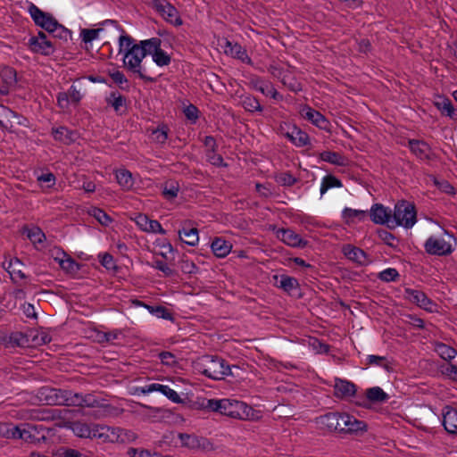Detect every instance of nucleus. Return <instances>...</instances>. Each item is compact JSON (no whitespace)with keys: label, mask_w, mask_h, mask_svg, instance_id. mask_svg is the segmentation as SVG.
<instances>
[{"label":"nucleus","mask_w":457,"mask_h":457,"mask_svg":"<svg viewBox=\"0 0 457 457\" xmlns=\"http://www.w3.org/2000/svg\"><path fill=\"white\" fill-rule=\"evenodd\" d=\"M161 44L162 40L158 37L145 39V43H143V45L149 49L147 54L152 55L153 61L156 65L163 67L170 63L171 58L164 50L162 49Z\"/></svg>","instance_id":"9"},{"label":"nucleus","mask_w":457,"mask_h":457,"mask_svg":"<svg viewBox=\"0 0 457 457\" xmlns=\"http://www.w3.org/2000/svg\"><path fill=\"white\" fill-rule=\"evenodd\" d=\"M242 106L245 108L247 112H262L263 108L261 105L259 100L251 95L245 96L242 98Z\"/></svg>","instance_id":"39"},{"label":"nucleus","mask_w":457,"mask_h":457,"mask_svg":"<svg viewBox=\"0 0 457 457\" xmlns=\"http://www.w3.org/2000/svg\"><path fill=\"white\" fill-rule=\"evenodd\" d=\"M451 239L452 236L447 233L441 237L430 236L424 244L425 251L431 255H449L453 252Z\"/></svg>","instance_id":"6"},{"label":"nucleus","mask_w":457,"mask_h":457,"mask_svg":"<svg viewBox=\"0 0 457 457\" xmlns=\"http://www.w3.org/2000/svg\"><path fill=\"white\" fill-rule=\"evenodd\" d=\"M273 279L275 280V286L278 288H281L288 295H294L295 292L300 287L298 280L295 278L290 277L288 275H275Z\"/></svg>","instance_id":"24"},{"label":"nucleus","mask_w":457,"mask_h":457,"mask_svg":"<svg viewBox=\"0 0 457 457\" xmlns=\"http://www.w3.org/2000/svg\"><path fill=\"white\" fill-rule=\"evenodd\" d=\"M368 365H376L384 368L385 370H389V364L385 356L370 354L366 358Z\"/></svg>","instance_id":"52"},{"label":"nucleus","mask_w":457,"mask_h":457,"mask_svg":"<svg viewBox=\"0 0 457 457\" xmlns=\"http://www.w3.org/2000/svg\"><path fill=\"white\" fill-rule=\"evenodd\" d=\"M289 69L281 67L278 64H270L268 67V71L276 79H278L280 82L283 80L284 76L287 72Z\"/></svg>","instance_id":"57"},{"label":"nucleus","mask_w":457,"mask_h":457,"mask_svg":"<svg viewBox=\"0 0 457 457\" xmlns=\"http://www.w3.org/2000/svg\"><path fill=\"white\" fill-rule=\"evenodd\" d=\"M88 214L94 217L101 225L109 226L112 221V218L102 209L97 207H91L88 210Z\"/></svg>","instance_id":"40"},{"label":"nucleus","mask_w":457,"mask_h":457,"mask_svg":"<svg viewBox=\"0 0 457 457\" xmlns=\"http://www.w3.org/2000/svg\"><path fill=\"white\" fill-rule=\"evenodd\" d=\"M366 397L370 403H384L389 399L388 395L379 386L368 388Z\"/></svg>","instance_id":"34"},{"label":"nucleus","mask_w":457,"mask_h":457,"mask_svg":"<svg viewBox=\"0 0 457 457\" xmlns=\"http://www.w3.org/2000/svg\"><path fill=\"white\" fill-rule=\"evenodd\" d=\"M281 83L292 92H299L303 89L301 83L290 70L287 71Z\"/></svg>","instance_id":"42"},{"label":"nucleus","mask_w":457,"mask_h":457,"mask_svg":"<svg viewBox=\"0 0 457 457\" xmlns=\"http://www.w3.org/2000/svg\"><path fill=\"white\" fill-rule=\"evenodd\" d=\"M435 352L444 360L451 361L457 355V351L444 344V343H436L435 344Z\"/></svg>","instance_id":"37"},{"label":"nucleus","mask_w":457,"mask_h":457,"mask_svg":"<svg viewBox=\"0 0 457 457\" xmlns=\"http://www.w3.org/2000/svg\"><path fill=\"white\" fill-rule=\"evenodd\" d=\"M343 433H355L359 431H366L367 425L364 421L359 420L353 416L346 414Z\"/></svg>","instance_id":"32"},{"label":"nucleus","mask_w":457,"mask_h":457,"mask_svg":"<svg viewBox=\"0 0 457 457\" xmlns=\"http://www.w3.org/2000/svg\"><path fill=\"white\" fill-rule=\"evenodd\" d=\"M301 115L320 129L330 131L331 124L329 120L319 111L305 105L301 111Z\"/></svg>","instance_id":"14"},{"label":"nucleus","mask_w":457,"mask_h":457,"mask_svg":"<svg viewBox=\"0 0 457 457\" xmlns=\"http://www.w3.org/2000/svg\"><path fill=\"white\" fill-rule=\"evenodd\" d=\"M399 272L395 268H387L378 274V278L385 282L395 281L399 278Z\"/></svg>","instance_id":"54"},{"label":"nucleus","mask_w":457,"mask_h":457,"mask_svg":"<svg viewBox=\"0 0 457 457\" xmlns=\"http://www.w3.org/2000/svg\"><path fill=\"white\" fill-rule=\"evenodd\" d=\"M371 220L376 224H386L392 227V211L383 204H375L370 209Z\"/></svg>","instance_id":"19"},{"label":"nucleus","mask_w":457,"mask_h":457,"mask_svg":"<svg viewBox=\"0 0 457 457\" xmlns=\"http://www.w3.org/2000/svg\"><path fill=\"white\" fill-rule=\"evenodd\" d=\"M179 186L178 182H166L163 186L162 195L167 200H172L178 196Z\"/></svg>","instance_id":"45"},{"label":"nucleus","mask_w":457,"mask_h":457,"mask_svg":"<svg viewBox=\"0 0 457 457\" xmlns=\"http://www.w3.org/2000/svg\"><path fill=\"white\" fill-rule=\"evenodd\" d=\"M60 417L59 411L54 409H46L38 411L36 413L35 418L38 420L53 421Z\"/></svg>","instance_id":"47"},{"label":"nucleus","mask_w":457,"mask_h":457,"mask_svg":"<svg viewBox=\"0 0 457 457\" xmlns=\"http://www.w3.org/2000/svg\"><path fill=\"white\" fill-rule=\"evenodd\" d=\"M128 455L129 457H153L154 453L145 449L129 448L128 450Z\"/></svg>","instance_id":"64"},{"label":"nucleus","mask_w":457,"mask_h":457,"mask_svg":"<svg viewBox=\"0 0 457 457\" xmlns=\"http://www.w3.org/2000/svg\"><path fill=\"white\" fill-rule=\"evenodd\" d=\"M281 134L296 147H303L310 145L309 135L295 125L288 127L287 131H284V129L281 128Z\"/></svg>","instance_id":"16"},{"label":"nucleus","mask_w":457,"mask_h":457,"mask_svg":"<svg viewBox=\"0 0 457 457\" xmlns=\"http://www.w3.org/2000/svg\"><path fill=\"white\" fill-rule=\"evenodd\" d=\"M205 156L207 161L216 167H226L227 163L224 162L222 156L217 153V150H206Z\"/></svg>","instance_id":"50"},{"label":"nucleus","mask_w":457,"mask_h":457,"mask_svg":"<svg viewBox=\"0 0 457 457\" xmlns=\"http://www.w3.org/2000/svg\"><path fill=\"white\" fill-rule=\"evenodd\" d=\"M102 29H84L80 32L82 41L85 43H91L98 37Z\"/></svg>","instance_id":"55"},{"label":"nucleus","mask_w":457,"mask_h":457,"mask_svg":"<svg viewBox=\"0 0 457 457\" xmlns=\"http://www.w3.org/2000/svg\"><path fill=\"white\" fill-rule=\"evenodd\" d=\"M103 24H112L115 26L122 34L119 37V52L124 53L123 65L131 73L137 75L141 79L147 82H154V79L145 74L142 65L144 58L147 55L149 49L143 45L145 40L138 44L135 43L134 38L127 35L124 29L118 25L114 20H106Z\"/></svg>","instance_id":"2"},{"label":"nucleus","mask_w":457,"mask_h":457,"mask_svg":"<svg viewBox=\"0 0 457 457\" xmlns=\"http://www.w3.org/2000/svg\"><path fill=\"white\" fill-rule=\"evenodd\" d=\"M432 181L434 185L437 187V189H439L441 192L450 195L455 194L454 187L447 180L438 179L436 177H432Z\"/></svg>","instance_id":"51"},{"label":"nucleus","mask_w":457,"mask_h":457,"mask_svg":"<svg viewBox=\"0 0 457 457\" xmlns=\"http://www.w3.org/2000/svg\"><path fill=\"white\" fill-rule=\"evenodd\" d=\"M106 103L111 105L116 112H119L125 105L126 98L118 92H112L106 98Z\"/></svg>","instance_id":"43"},{"label":"nucleus","mask_w":457,"mask_h":457,"mask_svg":"<svg viewBox=\"0 0 457 457\" xmlns=\"http://www.w3.org/2000/svg\"><path fill=\"white\" fill-rule=\"evenodd\" d=\"M137 438V434L129 429L120 428V443L127 444L134 442Z\"/></svg>","instance_id":"59"},{"label":"nucleus","mask_w":457,"mask_h":457,"mask_svg":"<svg viewBox=\"0 0 457 457\" xmlns=\"http://www.w3.org/2000/svg\"><path fill=\"white\" fill-rule=\"evenodd\" d=\"M344 254L350 260L358 264L363 265L367 262V256L361 248L347 245L343 249Z\"/></svg>","instance_id":"28"},{"label":"nucleus","mask_w":457,"mask_h":457,"mask_svg":"<svg viewBox=\"0 0 457 457\" xmlns=\"http://www.w3.org/2000/svg\"><path fill=\"white\" fill-rule=\"evenodd\" d=\"M221 47L227 55L237 58L244 63L252 64V60L248 56L245 48L243 47L240 44L225 39L224 44L221 45Z\"/></svg>","instance_id":"17"},{"label":"nucleus","mask_w":457,"mask_h":457,"mask_svg":"<svg viewBox=\"0 0 457 457\" xmlns=\"http://www.w3.org/2000/svg\"><path fill=\"white\" fill-rule=\"evenodd\" d=\"M159 359L161 360L162 363L166 366L172 367L177 363L176 356L170 352H161L159 353Z\"/></svg>","instance_id":"60"},{"label":"nucleus","mask_w":457,"mask_h":457,"mask_svg":"<svg viewBox=\"0 0 457 457\" xmlns=\"http://www.w3.org/2000/svg\"><path fill=\"white\" fill-rule=\"evenodd\" d=\"M214 255L218 258L226 257L232 249V245L221 237H216L211 244Z\"/></svg>","instance_id":"27"},{"label":"nucleus","mask_w":457,"mask_h":457,"mask_svg":"<svg viewBox=\"0 0 457 457\" xmlns=\"http://www.w3.org/2000/svg\"><path fill=\"white\" fill-rule=\"evenodd\" d=\"M340 179L333 175H327L322 179L320 185V195H323L328 189L333 187H342Z\"/></svg>","instance_id":"41"},{"label":"nucleus","mask_w":457,"mask_h":457,"mask_svg":"<svg viewBox=\"0 0 457 457\" xmlns=\"http://www.w3.org/2000/svg\"><path fill=\"white\" fill-rule=\"evenodd\" d=\"M152 267L162 271L167 277L172 276L174 273L173 270L166 262L161 260L154 261Z\"/></svg>","instance_id":"62"},{"label":"nucleus","mask_w":457,"mask_h":457,"mask_svg":"<svg viewBox=\"0 0 457 457\" xmlns=\"http://www.w3.org/2000/svg\"><path fill=\"white\" fill-rule=\"evenodd\" d=\"M403 296L408 302L428 312H432L435 306L433 301L423 291L418 289L406 287Z\"/></svg>","instance_id":"10"},{"label":"nucleus","mask_w":457,"mask_h":457,"mask_svg":"<svg viewBox=\"0 0 457 457\" xmlns=\"http://www.w3.org/2000/svg\"><path fill=\"white\" fill-rule=\"evenodd\" d=\"M275 180L277 183L283 187H291L297 182V179L288 171L281 172L276 175Z\"/></svg>","instance_id":"49"},{"label":"nucleus","mask_w":457,"mask_h":457,"mask_svg":"<svg viewBox=\"0 0 457 457\" xmlns=\"http://www.w3.org/2000/svg\"><path fill=\"white\" fill-rule=\"evenodd\" d=\"M4 269L9 273L11 279L14 283H18L20 280L26 278V275L22 270L23 264L17 259H11L3 262Z\"/></svg>","instance_id":"22"},{"label":"nucleus","mask_w":457,"mask_h":457,"mask_svg":"<svg viewBox=\"0 0 457 457\" xmlns=\"http://www.w3.org/2000/svg\"><path fill=\"white\" fill-rule=\"evenodd\" d=\"M41 399L48 405H65L95 409L97 419L117 417L122 410L112 405L108 400L96 394H80L71 390L46 387L41 391Z\"/></svg>","instance_id":"1"},{"label":"nucleus","mask_w":457,"mask_h":457,"mask_svg":"<svg viewBox=\"0 0 457 457\" xmlns=\"http://www.w3.org/2000/svg\"><path fill=\"white\" fill-rule=\"evenodd\" d=\"M443 426L449 434H457V410L445 405L442 411Z\"/></svg>","instance_id":"23"},{"label":"nucleus","mask_w":457,"mask_h":457,"mask_svg":"<svg viewBox=\"0 0 457 457\" xmlns=\"http://www.w3.org/2000/svg\"><path fill=\"white\" fill-rule=\"evenodd\" d=\"M166 385H162L158 383H153L149 385H145L144 386H141L137 388L138 391H140L144 395H148L153 392H160L161 394L164 395L165 390L167 389Z\"/></svg>","instance_id":"53"},{"label":"nucleus","mask_w":457,"mask_h":457,"mask_svg":"<svg viewBox=\"0 0 457 457\" xmlns=\"http://www.w3.org/2000/svg\"><path fill=\"white\" fill-rule=\"evenodd\" d=\"M169 128L165 124L158 126L157 129L153 130V140L158 144H164L168 139Z\"/></svg>","instance_id":"46"},{"label":"nucleus","mask_w":457,"mask_h":457,"mask_svg":"<svg viewBox=\"0 0 457 457\" xmlns=\"http://www.w3.org/2000/svg\"><path fill=\"white\" fill-rule=\"evenodd\" d=\"M408 146L411 152L421 161H429L432 159V150L428 143L423 140L410 139Z\"/></svg>","instance_id":"20"},{"label":"nucleus","mask_w":457,"mask_h":457,"mask_svg":"<svg viewBox=\"0 0 457 457\" xmlns=\"http://www.w3.org/2000/svg\"><path fill=\"white\" fill-rule=\"evenodd\" d=\"M320 158L323 162L341 167L346 166L348 162L347 158L337 152L324 151L320 154Z\"/></svg>","instance_id":"31"},{"label":"nucleus","mask_w":457,"mask_h":457,"mask_svg":"<svg viewBox=\"0 0 457 457\" xmlns=\"http://www.w3.org/2000/svg\"><path fill=\"white\" fill-rule=\"evenodd\" d=\"M441 371L450 379L457 382V366L452 363H446L441 366Z\"/></svg>","instance_id":"58"},{"label":"nucleus","mask_w":457,"mask_h":457,"mask_svg":"<svg viewBox=\"0 0 457 457\" xmlns=\"http://www.w3.org/2000/svg\"><path fill=\"white\" fill-rule=\"evenodd\" d=\"M28 12L35 24L46 30L48 33L52 32L53 29L56 28V19L51 13L43 12L35 4H29Z\"/></svg>","instance_id":"7"},{"label":"nucleus","mask_w":457,"mask_h":457,"mask_svg":"<svg viewBox=\"0 0 457 457\" xmlns=\"http://www.w3.org/2000/svg\"><path fill=\"white\" fill-rule=\"evenodd\" d=\"M135 304L137 305V306H143L145 307L146 310H148V312L158 317V318H162V319H164V320H172V314L170 312V311L164 307V306H162V305H157V306H152V305H149V304H146L141 301H138L137 300L135 302Z\"/></svg>","instance_id":"30"},{"label":"nucleus","mask_w":457,"mask_h":457,"mask_svg":"<svg viewBox=\"0 0 457 457\" xmlns=\"http://www.w3.org/2000/svg\"><path fill=\"white\" fill-rule=\"evenodd\" d=\"M151 4L167 22L175 26L182 24L178 10L167 0H151Z\"/></svg>","instance_id":"8"},{"label":"nucleus","mask_w":457,"mask_h":457,"mask_svg":"<svg viewBox=\"0 0 457 457\" xmlns=\"http://www.w3.org/2000/svg\"><path fill=\"white\" fill-rule=\"evenodd\" d=\"M178 437L181 445L189 449H197L201 447V438L195 435L179 433Z\"/></svg>","instance_id":"36"},{"label":"nucleus","mask_w":457,"mask_h":457,"mask_svg":"<svg viewBox=\"0 0 457 457\" xmlns=\"http://www.w3.org/2000/svg\"><path fill=\"white\" fill-rule=\"evenodd\" d=\"M197 370L205 377L213 380H221L228 376H233L232 369L237 366H229L227 361L216 355H204L197 363Z\"/></svg>","instance_id":"4"},{"label":"nucleus","mask_w":457,"mask_h":457,"mask_svg":"<svg viewBox=\"0 0 457 457\" xmlns=\"http://www.w3.org/2000/svg\"><path fill=\"white\" fill-rule=\"evenodd\" d=\"M28 237L33 243H41L46 238V236L39 228H34L28 232Z\"/></svg>","instance_id":"63"},{"label":"nucleus","mask_w":457,"mask_h":457,"mask_svg":"<svg viewBox=\"0 0 457 457\" xmlns=\"http://www.w3.org/2000/svg\"><path fill=\"white\" fill-rule=\"evenodd\" d=\"M147 233H154L160 235H165L166 230L162 227L161 223L156 220H150L147 225Z\"/></svg>","instance_id":"61"},{"label":"nucleus","mask_w":457,"mask_h":457,"mask_svg":"<svg viewBox=\"0 0 457 457\" xmlns=\"http://www.w3.org/2000/svg\"><path fill=\"white\" fill-rule=\"evenodd\" d=\"M206 407L212 411L237 420H251L254 413L251 406L234 399H211L208 400Z\"/></svg>","instance_id":"3"},{"label":"nucleus","mask_w":457,"mask_h":457,"mask_svg":"<svg viewBox=\"0 0 457 457\" xmlns=\"http://www.w3.org/2000/svg\"><path fill=\"white\" fill-rule=\"evenodd\" d=\"M180 239L187 245L195 246L199 241L198 230L195 228H186L179 230Z\"/></svg>","instance_id":"33"},{"label":"nucleus","mask_w":457,"mask_h":457,"mask_svg":"<svg viewBox=\"0 0 457 457\" xmlns=\"http://www.w3.org/2000/svg\"><path fill=\"white\" fill-rule=\"evenodd\" d=\"M83 96L80 93V90L77 88L76 86L71 85L69 88L68 92H59L56 96V102L58 107L62 110H67L70 106V104H78Z\"/></svg>","instance_id":"15"},{"label":"nucleus","mask_w":457,"mask_h":457,"mask_svg":"<svg viewBox=\"0 0 457 457\" xmlns=\"http://www.w3.org/2000/svg\"><path fill=\"white\" fill-rule=\"evenodd\" d=\"M417 221L415 206L408 201H400L392 213V227L402 226L411 228Z\"/></svg>","instance_id":"5"},{"label":"nucleus","mask_w":457,"mask_h":457,"mask_svg":"<svg viewBox=\"0 0 457 457\" xmlns=\"http://www.w3.org/2000/svg\"><path fill=\"white\" fill-rule=\"evenodd\" d=\"M347 413L329 412L319 418V424L329 431L343 433Z\"/></svg>","instance_id":"11"},{"label":"nucleus","mask_w":457,"mask_h":457,"mask_svg":"<svg viewBox=\"0 0 457 457\" xmlns=\"http://www.w3.org/2000/svg\"><path fill=\"white\" fill-rule=\"evenodd\" d=\"M436 107L445 115L453 118L455 115V110L450 99L439 97L435 102Z\"/></svg>","instance_id":"38"},{"label":"nucleus","mask_w":457,"mask_h":457,"mask_svg":"<svg viewBox=\"0 0 457 457\" xmlns=\"http://www.w3.org/2000/svg\"><path fill=\"white\" fill-rule=\"evenodd\" d=\"M276 237L284 244L294 248H304L308 241L291 228H278L276 230Z\"/></svg>","instance_id":"12"},{"label":"nucleus","mask_w":457,"mask_h":457,"mask_svg":"<svg viewBox=\"0 0 457 457\" xmlns=\"http://www.w3.org/2000/svg\"><path fill=\"white\" fill-rule=\"evenodd\" d=\"M115 176L118 184L122 187V189L129 190L132 188L134 181L130 171L125 169L120 170L116 171Z\"/></svg>","instance_id":"35"},{"label":"nucleus","mask_w":457,"mask_h":457,"mask_svg":"<svg viewBox=\"0 0 457 457\" xmlns=\"http://www.w3.org/2000/svg\"><path fill=\"white\" fill-rule=\"evenodd\" d=\"M96 424H87L81 421L72 423L71 428L73 433L79 437L83 438H96V432H95Z\"/></svg>","instance_id":"26"},{"label":"nucleus","mask_w":457,"mask_h":457,"mask_svg":"<svg viewBox=\"0 0 457 457\" xmlns=\"http://www.w3.org/2000/svg\"><path fill=\"white\" fill-rule=\"evenodd\" d=\"M365 215L366 212L364 211L355 210L348 207H345L342 212V216L347 223L353 222L355 219L361 220L364 219Z\"/></svg>","instance_id":"44"},{"label":"nucleus","mask_w":457,"mask_h":457,"mask_svg":"<svg viewBox=\"0 0 457 457\" xmlns=\"http://www.w3.org/2000/svg\"><path fill=\"white\" fill-rule=\"evenodd\" d=\"M54 139L64 145H71L77 138V132L65 126L53 128L51 132Z\"/></svg>","instance_id":"25"},{"label":"nucleus","mask_w":457,"mask_h":457,"mask_svg":"<svg viewBox=\"0 0 457 457\" xmlns=\"http://www.w3.org/2000/svg\"><path fill=\"white\" fill-rule=\"evenodd\" d=\"M120 335L121 332L118 329L110 332H102L98 334V341L100 343H113L115 340L119 339Z\"/></svg>","instance_id":"56"},{"label":"nucleus","mask_w":457,"mask_h":457,"mask_svg":"<svg viewBox=\"0 0 457 457\" xmlns=\"http://www.w3.org/2000/svg\"><path fill=\"white\" fill-rule=\"evenodd\" d=\"M29 46L32 52L44 55H49L54 51V47L51 41H37V39H29Z\"/></svg>","instance_id":"29"},{"label":"nucleus","mask_w":457,"mask_h":457,"mask_svg":"<svg viewBox=\"0 0 457 457\" xmlns=\"http://www.w3.org/2000/svg\"><path fill=\"white\" fill-rule=\"evenodd\" d=\"M3 81L7 87L14 86L17 82L16 71L14 69L6 67L4 68L0 72Z\"/></svg>","instance_id":"48"},{"label":"nucleus","mask_w":457,"mask_h":457,"mask_svg":"<svg viewBox=\"0 0 457 457\" xmlns=\"http://www.w3.org/2000/svg\"><path fill=\"white\" fill-rule=\"evenodd\" d=\"M120 428L110 427L105 425H95V432H96V439L104 443H120Z\"/></svg>","instance_id":"18"},{"label":"nucleus","mask_w":457,"mask_h":457,"mask_svg":"<svg viewBox=\"0 0 457 457\" xmlns=\"http://www.w3.org/2000/svg\"><path fill=\"white\" fill-rule=\"evenodd\" d=\"M31 430H37V426H29V430H21L18 426L0 423V436L5 438L23 439L29 441L31 437Z\"/></svg>","instance_id":"13"},{"label":"nucleus","mask_w":457,"mask_h":457,"mask_svg":"<svg viewBox=\"0 0 457 457\" xmlns=\"http://www.w3.org/2000/svg\"><path fill=\"white\" fill-rule=\"evenodd\" d=\"M356 386L346 379L336 378L334 385V395L337 398L346 399L354 396Z\"/></svg>","instance_id":"21"}]
</instances>
